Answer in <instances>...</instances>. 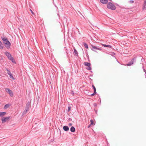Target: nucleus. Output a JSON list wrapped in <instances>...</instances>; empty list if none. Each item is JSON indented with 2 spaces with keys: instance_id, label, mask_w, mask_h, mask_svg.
<instances>
[{
  "instance_id": "nucleus-1",
  "label": "nucleus",
  "mask_w": 146,
  "mask_h": 146,
  "mask_svg": "<svg viewBox=\"0 0 146 146\" xmlns=\"http://www.w3.org/2000/svg\"><path fill=\"white\" fill-rule=\"evenodd\" d=\"M1 38L3 42V43L5 44V46L7 48H9L11 45V43L8 40L7 38L5 37H1Z\"/></svg>"
},
{
  "instance_id": "nucleus-2",
  "label": "nucleus",
  "mask_w": 146,
  "mask_h": 146,
  "mask_svg": "<svg viewBox=\"0 0 146 146\" xmlns=\"http://www.w3.org/2000/svg\"><path fill=\"white\" fill-rule=\"evenodd\" d=\"M107 7L108 8L113 10H115L116 9V7L113 3L110 2L107 3Z\"/></svg>"
},
{
  "instance_id": "nucleus-3",
  "label": "nucleus",
  "mask_w": 146,
  "mask_h": 146,
  "mask_svg": "<svg viewBox=\"0 0 146 146\" xmlns=\"http://www.w3.org/2000/svg\"><path fill=\"white\" fill-rule=\"evenodd\" d=\"M5 54L9 60L12 61L13 62L15 63L13 58L12 56L8 52H5Z\"/></svg>"
},
{
  "instance_id": "nucleus-4",
  "label": "nucleus",
  "mask_w": 146,
  "mask_h": 146,
  "mask_svg": "<svg viewBox=\"0 0 146 146\" xmlns=\"http://www.w3.org/2000/svg\"><path fill=\"white\" fill-rule=\"evenodd\" d=\"M92 48H91V50L95 52H96V51L95 50H101L102 49L101 48H99L98 47L94 46L93 45H91Z\"/></svg>"
},
{
  "instance_id": "nucleus-5",
  "label": "nucleus",
  "mask_w": 146,
  "mask_h": 146,
  "mask_svg": "<svg viewBox=\"0 0 146 146\" xmlns=\"http://www.w3.org/2000/svg\"><path fill=\"white\" fill-rule=\"evenodd\" d=\"M5 90L7 92H8V93L11 96H13V94L12 91L10 90L8 88H6L5 89Z\"/></svg>"
},
{
  "instance_id": "nucleus-6",
  "label": "nucleus",
  "mask_w": 146,
  "mask_h": 146,
  "mask_svg": "<svg viewBox=\"0 0 146 146\" xmlns=\"http://www.w3.org/2000/svg\"><path fill=\"white\" fill-rule=\"evenodd\" d=\"M135 62V58H133L130 62H129L127 64L128 66H130L133 64V62Z\"/></svg>"
},
{
  "instance_id": "nucleus-7",
  "label": "nucleus",
  "mask_w": 146,
  "mask_h": 146,
  "mask_svg": "<svg viewBox=\"0 0 146 146\" xmlns=\"http://www.w3.org/2000/svg\"><path fill=\"white\" fill-rule=\"evenodd\" d=\"M143 10H146V0H145L143 5L142 8Z\"/></svg>"
},
{
  "instance_id": "nucleus-8",
  "label": "nucleus",
  "mask_w": 146,
  "mask_h": 146,
  "mask_svg": "<svg viewBox=\"0 0 146 146\" xmlns=\"http://www.w3.org/2000/svg\"><path fill=\"white\" fill-rule=\"evenodd\" d=\"M9 117H4L3 118H2L1 119V120L2 123H4L5 122V121L8 120L9 118Z\"/></svg>"
},
{
  "instance_id": "nucleus-9",
  "label": "nucleus",
  "mask_w": 146,
  "mask_h": 146,
  "mask_svg": "<svg viewBox=\"0 0 146 146\" xmlns=\"http://www.w3.org/2000/svg\"><path fill=\"white\" fill-rule=\"evenodd\" d=\"M30 104V102H28L26 104L25 108H26V109H27L29 110Z\"/></svg>"
},
{
  "instance_id": "nucleus-10",
  "label": "nucleus",
  "mask_w": 146,
  "mask_h": 146,
  "mask_svg": "<svg viewBox=\"0 0 146 146\" xmlns=\"http://www.w3.org/2000/svg\"><path fill=\"white\" fill-rule=\"evenodd\" d=\"M63 129L65 131H67L69 130V127L68 126H63Z\"/></svg>"
},
{
  "instance_id": "nucleus-11",
  "label": "nucleus",
  "mask_w": 146,
  "mask_h": 146,
  "mask_svg": "<svg viewBox=\"0 0 146 146\" xmlns=\"http://www.w3.org/2000/svg\"><path fill=\"white\" fill-rule=\"evenodd\" d=\"M100 1L104 4L107 3L108 2V0H100Z\"/></svg>"
},
{
  "instance_id": "nucleus-12",
  "label": "nucleus",
  "mask_w": 146,
  "mask_h": 146,
  "mask_svg": "<svg viewBox=\"0 0 146 146\" xmlns=\"http://www.w3.org/2000/svg\"><path fill=\"white\" fill-rule=\"evenodd\" d=\"M70 131L72 132H74L75 131V128L73 126L71 127L70 129Z\"/></svg>"
},
{
  "instance_id": "nucleus-13",
  "label": "nucleus",
  "mask_w": 146,
  "mask_h": 146,
  "mask_svg": "<svg viewBox=\"0 0 146 146\" xmlns=\"http://www.w3.org/2000/svg\"><path fill=\"white\" fill-rule=\"evenodd\" d=\"M102 45L105 47H108L109 48H111L112 47V46L110 45H106L103 44Z\"/></svg>"
},
{
  "instance_id": "nucleus-14",
  "label": "nucleus",
  "mask_w": 146,
  "mask_h": 146,
  "mask_svg": "<svg viewBox=\"0 0 146 146\" xmlns=\"http://www.w3.org/2000/svg\"><path fill=\"white\" fill-rule=\"evenodd\" d=\"M84 65L85 66H87L88 67H89L91 65V64L90 63L87 62H84Z\"/></svg>"
},
{
  "instance_id": "nucleus-15",
  "label": "nucleus",
  "mask_w": 146,
  "mask_h": 146,
  "mask_svg": "<svg viewBox=\"0 0 146 146\" xmlns=\"http://www.w3.org/2000/svg\"><path fill=\"white\" fill-rule=\"evenodd\" d=\"M6 113L5 112H0V117H3Z\"/></svg>"
},
{
  "instance_id": "nucleus-16",
  "label": "nucleus",
  "mask_w": 146,
  "mask_h": 146,
  "mask_svg": "<svg viewBox=\"0 0 146 146\" xmlns=\"http://www.w3.org/2000/svg\"><path fill=\"white\" fill-rule=\"evenodd\" d=\"M3 46L2 42L0 41V49H3Z\"/></svg>"
},
{
  "instance_id": "nucleus-17",
  "label": "nucleus",
  "mask_w": 146,
  "mask_h": 146,
  "mask_svg": "<svg viewBox=\"0 0 146 146\" xmlns=\"http://www.w3.org/2000/svg\"><path fill=\"white\" fill-rule=\"evenodd\" d=\"M29 110L27 109H26V108L25 109V110L24 111L23 113V114L24 115L25 114H26L27 111H29Z\"/></svg>"
},
{
  "instance_id": "nucleus-18",
  "label": "nucleus",
  "mask_w": 146,
  "mask_h": 146,
  "mask_svg": "<svg viewBox=\"0 0 146 146\" xmlns=\"http://www.w3.org/2000/svg\"><path fill=\"white\" fill-rule=\"evenodd\" d=\"M83 44H84V47L86 48H88V44L84 42V43H83Z\"/></svg>"
},
{
  "instance_id": "nucleus-19",
  "label": "nucleus",
  "mask_w": 146,
  "mask_h": 146,
  "mask_svg": "<svg viewBox=\"0 0 146 146\" xmlns=\"http://www.w3.org/2000/svg\"><path fill=\"white\" fill-rule=\"evenodd\" d=\"M9 75V77L11 78L13 80L15 79L14 78L13 76V75L11 73Z\"/></svg>"
},
{
  "instance_id": "nucleus-20",
  "label": "nucleus",
  "mask_w": 146,
  "mask_h": 146,
  "mask_svg": "<svg viewBox=\"0 0 146 146\" xmlns=\"http://www.w3.org/2000/svg\"><path fill=\"white\" fill-rule=\"evenodd\" d=\"M74 52L76 56H78V53L77 51L76 50V49H74Z\"/></svg>"
},
{
  "instance_id": "nucleus-21",
  "label": "nucleus",
  "mask_w": 146,
  "mask_h": 146,
  "mask_svg": "<svg viewBox=\"0 0 146 146\" xmlns=\"http://www.w3.org/2000/svg\"><path fill=\"white\" fill-rule=\"evenodd\" d=\"M9 106V104H6L5 105L4 109H6L7 108H8Z\"/></svg>"
},
{
  "instance_id": "nucleus-22",
  "label": "nucleus",
  "mask_w": 146,
  "mask_h": 146,
  "mask_svg": "<svg viewBox=\"0 0 146 146\" xmlns=\"http://www.w3.org/2000/svg\"><path fill=\"white\" fill-rule=\"evenodd\" d=\"M6 70L7 71V73L8 74V75H9V74H11V72H10V71L9 70H8V69L6 68Z\"/></svg>"
},
{
  "instance_id": "nucleus-23",
  "label": "nucleus",
  "mask_w": 146,
  "mask_h": 146,
  "mask_svg": "<svg viewBox=\"0 0 146 146\" xmlns=\"http://www.w3.org/2000/svg\"><path fill=\"white\" fill-rule=\"evenodd\" d=\"M92 87L93 88L94 92H96V89L94 85H92Z\"/></svg>"
},
{
  "instance_id": "nucleus-24",
  "label": "nucleus",
  "mask_w": 146,
  "mask_h": 146,
  "mask_svg": "<svg viewBox=\"0 0 146 146\" xmlns=\"http://www.w3.org/2000/svg\"><path fill=\"white\" fill-rule=\"evenodd\" d=\"M71 107L70 106H69L68 107V112L70 111L71 109Z\"/></svg>"
},
{
  "instance_id": "nucleus-25",
  "label": "nucleus",
  "mask_w": 146,
  "mask_h": 146,
  "mask_svg": "<svg viewBox=\"0 0 146 146\" xmlns=\"http://www.w3.org/2000/svg\"><path fill=\"white\" fill-rule=\"evenodd\" d=\"M96 92H94V93L92 94H91L90 95L91 96H94L95 94H96Z\"/></svg>"
},
{
  "instance_id": "nucleus-26",
  "label": "nucleus",
  "mask_w": 146,
  "mask_h": 146,
  "mask_svg": "<svg viewBox=\"0 0 146 146\" xmlns=\"http://www.w3.org/2000/svg\"><path fill=\"white\" fill-rule=\"evenodd\" d=\"M90 121L91 122L90 125H92L94 124V121L92 119Z\"/></svg>"
},
{
  "instance_id": "nucleus-27",
  "label": "nucleus",
  "mask_w": 146,
  "mask_h": 146,
  "mask_svg": "<svg viewBox=\"0 0 146 146\" xmlns=\"http://www.w3.org/2000/svg\"><path fill=\"white\" fill-rule=\"evenodd\" d=\"M86 68L88 70H91L92 69V68L90 66Z\"/></svg>"
},
{
  "instance_id": "nucleus-28",
  "label": "nucleus",
  "mask_w": 146,
  "mask_h": 146,
  "mask_svg": "<svg viewBox=\"0 0 146 146\" xmlns=\"http://www.w3.org/2000/svg\"><path fill=\"white\" fill-rule=\"evenodd\" d=\"M134 1L133 0H130L129 1V2L130 3H132L134 2Z\"/></svg>"
},
{
  "instance_id": "nucleus-29",
  "label": "nucleus",
  "mask_w": 146,
  "mask_h": 146,
  "mask_svg": "<svg viewBox=\"0 0 146 146\" xmlns=\"http://www.w3.org/2000/svg\"><path fill=\"white\" fill-rule=\"evenodd\" d=\"M30 11H31V13H32L33 15H34V14H35L34 13L33 11H32L31 9H30Z\"/></svg>"
},
{
  "instance_id": "nucleus-30",
  "label": "nucleus",
  "mask_w": 146,
  "mask_h": 146,
  "mask_svg": "<svg viewBox=\"0 0 146 146\" xmlns=\"http://www.w3.org/2000/svg\"><path fill=\"white\" fill-rule=\"evenodd\" d=\"M93 105H94V106L95 107H96L97 106V104H96V103H94L93 104Z\"/></svg>"
},
{
  "instance_id": "nucleus-31",
  "label": "nucleus",
  "mask_w": 146,
  "mask_h": 146,
  "mask_svg": "<svg viewBox=\"0 0 146 146\" xmlns=\"http://www.w3.org/2000/svg\"><path fill=\"white\" fill-rule=\"evenodd\" d=\"M143 71H144L145 72L146 71V70H145V69L144 68V67L143 66Z\"/></svg>"
},
{
  "instance_id": "nucleus-32",
  "label": "nucleus",
  "mask_w": 146,
  "mask_h": 146,
  "mask_svg": "<svg viewBox=\"0 0 146 146\" xmlns=\"http://www.w3.org/2000/svg\"><path fill=\"white\" fill-rule=\"evenodd\" d=\"M69 125V126H71V125H72V123H69V125Z\"/></svg>"
},
{
  "instance_id": "nucleus-33",
  "label": "nucleus",
  "mask_w": 146,
  "mask_h": 146,
  "mask_svg": "<svg viewBox=\"0 0 146 146\" xmlns=\"http://www.w3.org/2000/svg\"><path fill=\"white\" fill-rule=\"evenodd\" d=\"M91 125H90V124L88 126V128L90 126H91Z\"/></svg>"
},
{
  "instance_id": "nucleus-34",
  "label": "nucleus",
  "mask_w": 146,
  "mask_h": 146,
  "mask_svg": "<svg viewBox=\"0 0 146 146\" xmlns=\"http://www.w3.org/2000/svg\"><path fill=\"white\" fill-rule=\"evenodd\" d=\"M94 110L95 111V112L96 113L97 112V111H96V110L95 109Z\"/></svg>"
},
{
  "instance_id": "nucleus-35",
  "label": "nucleus",
  "mask_w": 146,
  "mask_h": 146,
  "mask_svg": "<svg viewBox=\"0 0 146 146\" xmlns=\"http://www.w3.org/2000/svg\"><path fill=\"white\" fill-rule=\"evenodd\" d=\"M145 72V74H146V71Z\"/></svg>"
},
{
  "instance_id": "nucleus-36",
  "label": "nucleus",
  "mask_w": 146,
  "mask_h": 146,
  "mask_svg": "<svg viewBox=\"0 0 146 146\" xmlns=\"http://www.w3.org/2000/svg\"><path fill=\"white\" fill-rule=\"evenodd\" d=\"M66 52V53L67 54H68V53L67 52Z\"/></svg>"
},
{
  "instance_id": "nucleus-37",
  "label": "nucleus",
  "mask_w": 146,
  "mask_h": 146,
  "mask_svg": "<svg viewBox=\"0 0 146 146\" xmlns=\"http://www.w3.org/2000/svg\"><path fill=\"white\" fill-rule=\"evenodd\" d=\"M5 9L6 10H7V9Z\"/></svg>"
},
{
  "instance_id": "nucleus-38",
  "label": "nucleus",
  "mask_w": 146,
  "mask_h": 146,
  "mask_svg": "<svg viewBox=\"0 0 146 146\" xmlns=\"http://www.w3.org/2000/svg\"><path fill=\"white\" fill-rule=\"evenodd\" d=\"M110 0V1H111V0Z\"/></svg>"
}]
</instances>
